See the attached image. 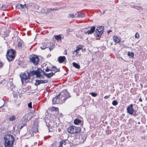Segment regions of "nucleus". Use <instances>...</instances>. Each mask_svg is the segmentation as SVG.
Segmentation results:
<instances>
[{"instance_id": "10", "label": "nucleus", "mask_w": 147, "mask_h": 147, "mask_svg": "<svg viewBox=\"0 0 147 147\" xmlns=\"http://www.w3.org/2000/svg\"><path fill=\"white\" fill-rule=\"evenodd\" d=\"M50 45V43L48 42L43 43L42 44L40 48L44 50L46 48L48 47Z\"/></svg>"}, {"instance_id": "5", "label": "nucleus", "mask_w": 147, "mask_h": 147, "mask_svg": "<svg viewBox=\"0 0 147 147\" xmlns=\"http://www.w3.org/2000/svg\"><path fill=\"white\" fill-rule=\"evenodd\" d=\"M6 57L7 59L9 61H11L15 57V51L13 50H10L7 52Z\"/></svg>"}, {"instance_id": "3", "label": "nucleus", "mask_w": 147, "mask_h": 147, "mask_svg": "<svg viewBox=\"0 0 147 147\" xmlns=\"http://www.w3.org/2000/svg\"><path fill=\"white\" fill-rule=\"evenodd\" d=\"M4 140L5 147H13L14 142L13 137L10 134H7L4 136Z\"/></svg>"}, {"instance_id": "2", "label": "nucleus", "mask_w": 147, "mask_h": 147, "mask_svg": "<svg viewBox=\"0 0 147 147\" xmlns=\"http://www.w3.org/2000/svg\"><path fill=\"white\" fill-rule=\"evenodd\" d=\"M31 73L33 75L36 74L37 77L40 78V79L44 78L45 76L42 75L43 74H44L47 77L49 78L52 77L54 75L53 72L45 73L44 71L40 68L37 69L36 71H33Z\"/></svg>"}, {"instance_id": "16", "label": "nucleus", "mask_w": 147, "mask_h": 147, "mask_svg": "<svg viewBox=\"0 0 147 147\" xmlns=\"http://www.w3.org/2000/svg\"><path fill=\"white\" fill-rule=\"evenodd\" d=\"M97 30H98L101 33H103L104 32V27L103 26H101L100 27H97Z\"/></svg>"}, {"instance_id": "15", "label": "nucleus", "mask_w": 147, "mask_h": 147, "mask_svg": "<svg viewBox=\"0 0 147 147\" xmlns=\"http://www.w3.org/2000/svg\"><path fill=\"white\" fill-rule=\"evenodd\" d=\"M102 34L103 33H101L100 31L98 30H97V29H96V32L94 33V35L96 37H100Z\"/></svg>"}, {"instance_id": "28", "label": "nucleus", "mask_w": 147, "mask_h": 147, "mask_svg": "<svg viewBox=\"0 0 147 147\" xmlns=\"http://www.w3.org/2000/svg\"><path fill=\"white\" fill-rule=\"evenodd\" d=\"M22 42L20 41L19 42L18 44V47L20 48L22 47Z\"/></svg>"}, {"instance_id": "18", "label": "nucleus", "mask_w": 147, "mask_h": 147, "mask_svg": "<svg viewBox=\"0 0 147 147\" xmlns=\"http://www.w3.org/2000/svg\"><path fill=\"white\" fill-rule=\"evenodd\" d=\"M75 16H76L78 17L81 18H83L85 16V15L84 14H79L78 13H76Z\"/></svg>"}, {"instance_id": "37", "label": "nucleus", "mask_w": 147, "mask_h": 147, "mask_svg": "<svg viewBox=\"0 0 147 147\" xmlns=\"http://www.w3.org/2000/svg\"><path fill=\"white\" fill-rule=\"evenodd\" d=\"M136 8L138 10H141V8L139 7H136Z\"/></svg>"}, {"instance_id": "6", "label": "nucleus", "mask_w": 147, "mask_h": 147, "mask_svg": "<svg viewBox=\"0 0 147 147\" xmlns=\"http://www.w3.org/2000/svg\"><path fill=\"white\" fill-rule=\"evenodd\" d=\"M30 61H32L34 64L37 65L39 61V59L38 57L35 55H32L30 57Z\"/></svg>"}, {"instance_id": "13", "label": "nucleus", "mask_w": 147, "mask_h": 147, "mask_svg": "<svg viewBox=\"0 0 147 147\" xmlns=\"http://www.w3.org/2000/svg\"><path fill=\"white\" fill-rule=\"evenodd\" d=\"M114 41L117 43H119L121 42L120 38L117 36H114L113 37Z\"/></svg>"}, {"instance_id": "29", "label": "nucleus", "mask_w": 147, "mask_h": 147, "mask_svg": "<svg viewBox=\"0 0 147 147\" xmlns=\"http://www.w3.org/2000/svg\"><path fill=\"white\" fill-rule=\"evenodd\" d=\"M90 94H91L93 97H95L97 95V94H96L94 92L90 93Z\"/></svg>"}, {"instance_id": "32", "label": "nucleus", "mask_w": 147, "mask_h": 147, "mask_svg": "<svg viewBox=\"0 0 147 147\" xmlns=\"http://www.w3.org/2000/svg\"><path fill=\"white\" fill-rule=\"evenodd\" d=\"M69 17L72 18L74 17V15L73 14L71 13L69 15Z\"/></svg>"}, {"instance_id": "14", "label": "nucleus", "mask_w": 147, "mask_h": 147, "mask_svg": "<svg viewBox=\"0 0 147 147\" xmlns=\"http://www.w3.org/2000/svg\"><path fill=\"white\" fill-rule=\"evenodd\" d=\"M65 59V56H60L58 57V60L59 63H62L64 61Z\"/></svg>"}, {"instance_id": "24", "label": "nucleus", "mask_w": 147, "mask_h": 147, "mask_svg": "<svg viewBox=\"0 0 147 147\" xmlns=\"http://www.w3.org/2000/svg\"><path fill=\"white\" fill-rule=\"evenodd\" d=\"M78 53L79 52L77 51H76V50L73 52L72 54L74 55V56L78 57Z\"/></svg>"}, {"instance_id": "19", "label": "nucleus", "mask_w": 147, "mask_h": 147, "mask_svg": "<svg viewBox=\"0 0 147 147\" xmlns=\"http://www.w3.org/2000/svg\"><path fill=\"white\" fill-rule=\"evenodd\" d=\"M83 46L82 45H78L76 48V50L79 52V51L83 49Z\"/></svg>"}, {"instance_id": "31", "label": "nucleus", "mask_w": 147, "mask_h": 147, "mask_svg": "<svg viewBox=\"0 0 147 147\" xmlns=\"http://www.w3.org/2000/svg\"><path fill=\"white\" fill-rule=\"evenodd\" d=\"M28 107L30 108H32V102H30L28 104Z\"/></svg>"}, {"instance_id": "30", "label": "nucleus", "mask_w": 147, "mask_h": 147, "mask_svg": "<svg viewBox=\"0 0 147 147\" xmlns=\"http://www.w3.org/2000/svg\"><path fill=\"white\" fill-rule=\"evenodd\" d=\"M135 36L136 38H138L140 37L139 33H136L135 34Z\"/></svg>"}, {"instance_id": "33", "label": "nucleus", "mask_w": 147, "mask_h": 147, "mask_svg": "<svg viewBox=\"0 0 147 147\" xmlns=\"http://www.w3.org/2000/svg\"><path fill=\"white\" fill-rule=\"evenodd\" d=\"M52 109L53 110H55V111H57L58 110V109L57 108L55 107H52Z\"/></svg>"}, {"instance_id": "27", "label": "nucleus", "mask_w": 147, "mask_h": 147, "mask_svg": "<svg viewBox=\"0 0 147 147\" xmlns=\"http://www.w3.org/2000/svg\"><path fill=\"white\" fill-rule=\"evenodd\" d=\"M112 104L113 105L116 106L117 105L118 103L116 100H114L113 101Z\"/></svg>"}, {"instance_id": "41", "label": "nucleus", "mask_w": 147, "mask_h": 147, "mask_svg": "<svg viewBox=\"0 0 147 147\" xmlns=\"http://www.w3.org/2000/svg\"><path fill=\"white\" fill-rule=\"evenodd\" d=\"M111 32V30H109L108 31V33L109 34V33H110Z\"/></svg>"}, {"instance_id": "22", "label": "nucleus", "mask_w": 147, "mask_h": 147, "mask_svg": "<svg viewBox=\"0 0 147 147\" xmlns=\"http://www.w3.org/2000/svg\"><path fill=\"white\" fill-rule=\"evenodd\" d=\"M54 37H55V38L58 41H59V40H61V37L60 36L55 35Z\"/></svg>"}, {"instance_id": "12", "label": "nucleus", "mask_w": 147, "mask_h": 147, "mask_svg": "<svg viewBox=\"0 0 147 147\" xmlns=\"http://www.w3.org/2000/svg\"><path fill=\"white\" fill-rule=\"evenodd\" d=\"M48 80H36V82L38 85H40L41 84H44L47 82Z\"/></svg>"}, {"instance_id": "25", "label": "nucleus", "mask_w": 147, "mask_h": 147, "mask_svg": "<svg viewBox=\"0 0 147 147\" xmlns=\"http://www.w3.org/2000/svg\"><path fill=\"white\" fill-rule=\"evenodd\" d=\"M127 55L128 56L131 57H133L134 56V53L133 52H128Z\"/></svg>"}, {"instance_id": "1", "label": "nucleus", "mask_w": 147, "mask_h": 147, "mask_svg": "<svg viewBox=\"0 0 147 147\" xmlns=\"http://www.w3.org/2000/svg\"><path fill=\"white\" fill-rule=\"evenodd\" d=\"M70 97L68 92L66 90H64L60 92L57 96L53 99V104H61L64 102L66 100Z\"/></svg>"}, {"instance_id": "9", "label": "nucleus", "mask_w": 147, "mask_h": 147, "mask_svg": "<svg viewBox=\"0 0 147 147\" xmlns=\"http://www.w3.org/2000/svg\"><path fill=\"white\" fill-rule=\"evenodd\" d=\"M96 27L94 26H93L91 27L90 30H88V31L85 32V33L86 34H90L93 33L95 30Z\"/></svg>"}, {"instance_id": "20", "label": "nucleus", "mask_w": 147, "mask_h": 147, "mask_svg": "<svg viewBox=\"0 0 147 147\" xmlns=\"http://www.w3.org/2000/svg\"><path fill=\"white\" fill-rule=\"evenodd\" d=\"M73 65L74 67L76 68L79 69L80 68V66L78 64L76 63H73Z\"/></svg>"}, {"instance_id": "23", "label": "nucleus", "mask_w": 147, "mask_h": 147, "mask_svg": "<svg viewBox=\"0 0 147 147\" xmlns=\"http://www.w3.org/2000/svg\"><path fill=\"white\" fill-rule=\"evenodd\" d=\"M81 122V121L79 119H75L74 123L75 124H78Z\"/></svg>"}, {"instance_id": "42", "label": "nucleus", "mask_w": 147, "mask_h": 147, "mask_svg": "<svg viewBox=\"0 0 147 147\" xmlns=\"http://www.w3.org/2000/svg\"><path fill=\"white\" fill-rule=\"evenodd\" d=\"M5 109H3L2 110V112H3V111H5Z\"/></svg>"}, {"instance_id": "26", "label": "nucleus", "mask_w": 147, "mask_h": 147, "mask_svg": "<svg viewBox=\"0 0 147 147\" xmlns=\"http://www.w3.org/2000/svg\"><path fill=\"white\" fill-rule=\"evenodd\" d=\"M20 7H21L22 8L24 9H27V8L26 7V4H24V5H23L22 4H20Z\"/></svg>"}, {"instance_id": "34", "label": "nucleus", "mask_w": 147, "mask_h": 147, "mask_svg": "<svg viewBox=\"0 0 147 147\" xmlns=\"http://www.w3.org/2000/svg\"><path fill=\"white\" fill-rule=\"evenodd\" d=\"M52 69V70L56 72H57V68L55 67H53Z\"/></svg>"}, {"instance_id": "36", "label": "nucleus", "mask_w": 147, "mask_h": 147, "mask_svg": "<svg viewBox=\"0 0 147 147\" xmlns=\"http://www.w3.org/2000/svg\"><path fill=\"white\" fill-rule=\"evenodd\" d=\"M47 125L48 126V128H49V131H51L50 129V127H51V125L49 124L48 125H47Z\"/></svg>"}, {"instance_id": "7", "label": "nucleus", "mask_w": 147, "mask_h": 147, "mask_svg": "<svg viewBox=\"0 0 147 147\" xmlns=\"http://www.w3.org/2000/svg\"><path fill=\"white\" fill-rule=\"evenodd\" d=\"M20 78L21 79V81L22 83L27 79H28L29 78V75L28 73L27 74L25 73L22 74L20 75Z\"/></svg>"}, {"instance_id": "8", "label": "nucleus", "mask_w": 147, "mask_h": 147, "mask_svg": "<svg viewBox=\"0 0 147 147\" xmlns=\"http://www.w3.org/2000/svg\"><path fill=\"white\" fill-rule=\"evenodd\" d=\"M133 105L131 104L129 105L127 109V110L128 113L132 115L134 110L133 107Z\"/></svg>"}, {"instance_id": "40", "label": "nucleus", "mask_w": 147, "mask_h": 147, "mask_svg": "<svg viewBox=\"0 0 147 147\" xmlns=\"http://www.w3.org/2000/svg\"><path fill=\"white\" fill-rule=\"evenodd\" d=\"M139 101L141 102L142 101V99L140 98L139 99Z\"/></svg>"}, {"instance_id": "21", "label": "nucleus", "mask_w": 147, "mask_h": 147, "mask_svg": "<svg viewBox=\"0 0 147 147\" xmlns=\"http://www.w3.org/2000/svg\"><path fill=\"white\" fill-rule=\"evenodd\" d=\"M16 119V117L15 116L12 115L9 118V119L10 121H14Z\"/></svg>"}, {"instance_id": "43", "label": "nucleus", "mask_w": 147, "mask_h": 147, "mask_svg": "<svg viewBox=\"0 0 147 147\" xmlns=\"http://www.w3.org/2000/svg\"><path fill=\"white\" fill-rule=\"evenodd\" d=\"M2 107V106H1V107H0V108L1 107Z\"/></svg>"}, {"instance_id": "35", "label": "nucleus", "mask_w": 147, "mask_h": 147, "mask_svg": "<svg viewBox=\"0 0 147 147\" xmlns=\"http://www.w3.org/2000/svg\"><path fill=\"white\" fill-rule=\"evenodd\" d=\"M3 63L0 61V68L3 67Z\"/></svg>"}, {"instance_id": "11", "label": "nucleus", "mask_w": 147, "mask_h": 147, "mask_svg": "<svg viewBox=\"0 0 147 147\" xmlns=\"http://www.w3.org/2000/svg\"><path fill=\"white\" fill-rule=\"evenodd\" d=\"M32 113H29L27 114L25 117V121L27 122L28 120L30 119L31 118V115Z\"/></svg>"}, {"instance_id": "4", "label": "nucleus", "mask_w": 147, "mask_h": 147, "mask_svg": "<svg viewBox=\"0 0 147 147\" xmlns=\"http://www.w3.org/2000/svg\"><path fill=\"white\" fill-rule=\"evenodd\" d=\"M67 131L70 133L76 134L79 133L81 131V129L79 127L71 126L68 128Z\"/></svg>"}, {"instance_id": "39", "label": "nucleus", "mask_w": 147, "mask_h": 147, "mask_svg": "<svg viewBox=\"0 0 147 147\" xmlns=\"http://www.w3.org/2000/svg\"><path fill=\"white\" fill-rule=\"evenodd\" d=\"M46 71H50V69L48 68H47L46 69Z\"/></svg>"}, {"instance_id": "17", "label": "nucleus", "mask_w": 147, "mask_h": 147, "mask_svg": "<svg viewBox=\"0 0 147 147\" xmlns=\"http://www.w3.org/2000/svg\"><path fill=\"white\" fill-rule=\"evenodd\" d=\"M65 140H63L60 142V145L59 147H65Z\"/></svg>"}, {"instance_id": "38", "label": "nucleus", "mask_w": 147, "mask_h": 147, "mask_svg": "<svg viewBox=\"0 0 147 147\" xmlns=\"http://www.w3.org/2000/svg\"><path fill=\"white\" fill-rule=\"evenodd\" d=\"M109 98V96H105L104 97V98L105 99H107Z\"/></svg>"}]
</instances>
